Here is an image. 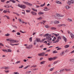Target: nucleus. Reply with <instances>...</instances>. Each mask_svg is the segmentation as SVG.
Wrapping results in <instances>:
<instances>
[{"label": "nucleus", "mask_w": 74, "mask_h": 74, "mask_svg": "<svg viewBox=\"0 0 74 74\" xmlns=\"http://www.w3.org/2000/svg\"><path fill=\"white\" fill-rule=\"evenodd\" d=\"M67 4L69 5H70V4H71V1H69L67 2Z\"/></svg>", "instance_id": "nucleus-22"}, {"label": "nucleus", "mask_w": 74, "mask_h": 74, "mask_svg": "<svg viewBox=\"0 0 74 74\" xmlns=\"http://www.w3.org/2000/svg\"><path fill=\"white\" fill-rule=\"evenodd\" d=\"M58 61H55L53 62V64H56V63H58Z\"/></svg>", "instance_id": "nucleus-51"}, {"label": "nucleus", "mask_w": 74, "mask_h": 74, "mask_svg": "<svg viewBox=\"0 0 74 74\" xmlns=\"http://www.w3.org/2000/svg\"><path fill=\"white\" fill-rule=\"evenodd\" d=\"M58 58V57H53V60H55V59H56Z\"/></svg>", "instance_id": "nucleus-43"}, {"label": "nucleus", "mask_w": 74, "mask_h": 74, "mask_svg": "<svg viewBox=\"0 0 74 74\" xmlns=\"http://www.w3.org/2000/svg\"><path fill=\"white\" fill-rule=\"evenodd\" d=\"M60 22L59 21H55L54 22V24H58Z\"/></svg>", "instance_id": "nucleus-10"}, {"label": "nucleus", "mask_w": 74, "mask_h": 74, "mask_svg": "<svg viewBox=\"0 0 74 74\" xmlns=\"http://www.w3.org/2000/svg\"><path fill=\"white\" fill-rule=\"evenodd\" d=\"M48 36H49V34H46L44 35V37H48Z\"/></svg>", "instance_id": "nucleus-34"}, {"label": "nucleus", "mask_w": 74, "mask_h": 74, "mask_svg": "<svg viewBox=\"0 0 74 74\" xmlns=\"http://www.w3.org/2000/svg\"><path fill=\"white\" fill-rule=\"evenodd\" d=\"M32 10L34 11H35L36 12H37V10L36 9H34V8H32Z\"/></svg>", "instance_id": "nucleus-35"}, {"label": "nucleus", "mask_w": 74, "mask_h": 74, "mask_svg": "<svg viewBox=\"0 0 74 74\" xmlns=\"http://www.w3.org/2000/svg\"><path fill=\"white\" fill-rule=\"evenodd\" d=\"M49 10V9L47 8V7H45V8L43 9V11H48Z\"/></svg>", "instance_id": "nucleus-11"}, {"label": "nucleus", "mask_w": 74, "mask_h": 74, "mask_svg": "<svg viewBox=\"0 0 74 74\" xmlns=\"http://www.w3.org/2000/svg\"><path fill=\"white\" fill-rule=\"evenodd\" d=\"M64 69H61V70L60 71V73H62V72H63V71H64Z\"/></svg>", "instance_id": "nucleus-32"}, {"label": "nucleus", "mask_w": 74, "mask_h": 74, "mask_svg": "<svg viewBox=\"0 0 74 74\" xmlns=\"http://www.w3.org/2000/svg\"><path fill=\"white\" fill-rule=\"evenodd\" d=\"M26 12L27 13L30 12V10H26Z\"/></svg>", "instance_id": "nucleus-57"}, {"label": "nucleus", "mask_w": 74, "mask_h": 74, "mask_svg": "<svg viewBox=\"0 0 74 74\" xmlns=\"http://www.w3.org/2000/svg\"><path fill=\"white\" fill-rule=\"evenodd\" d=\"M36 43H37V42H36V41L35 40L34 41V45H36Z\"/></svg>", "instance_id": "nucleus-58"}, {"label": "nucleus", "mask_w": 74, "mask_h": 74, "mask_svg": "<svg viewBox=\"0 0 74 74\" xmlns=\"http://www.w3.org/2000/svg\"><path fill=\"white\" fill-rule=\"evenodd\" d=\"M16 34L18 36H20V35H21V33L19 32H18L16 33Z\"/></svg>", "instance_id": "nucleus-55"}, {"label": "nucleus", "mask_w": 74, "mask_h": 74, "mask_svg": "<svg viewBox=\"0 0 74 74\" xmlns=\"http://www.w3.org/2000/svg\"><path fill=\"white\" fill-rule=\"evenodd\" d=\"M64 24H62L60 25H58V27H61V26H63V25Z\"/></svg>", "instance_id": "nucleus-48"}, {"label": "nucleus", "mask_w": 74, "mask_h": 74, "mask_svg": "<svg viewBox=\"0 0 74 74\" xmlns=\"http://www.w3.org/2000/svg\"><path fill=\"white\" fill-rule=\"evenodd\" d=\"M54 69L55 68L54 67L50 69L49 71H53V70H54Z\"/></svg>", "instance_id": "nucleus-26"}, {"label": "nucleus", "mask_w": 74, "mask_h": 74, "mask_svg": "<svg viewBox=\"0 0 74 74\" xmlns=\"http://www.w3.org/2000/svg\"><path fill=\"white\" fill-rule=\"evenodd\" d=\"M21 63V61H18L16 62L15 63L16 64H18L19 63Z\"/></svg>", "instance_id": "nucleus-52"}, {"label": "nucleus", "mask_w": 74, "mask_h": 74, "mask_svg": "<svg viewBox=\"0 0 74 74\" xmlns=\"http://www.w3.org/2000/svg\"><path fill=\"white\" fill-rule=\"evenodd\" d=\"M51 30H56V28L55 27H51Z\"/></svg>", "instance_id": "nucleus-20"}, {"label": "nucleus", "mask_w": 74, "mask_h": 74, "mask_svg": "<svg viewBox=\"0 0 74 74\" xmlns=\"http://www.w3.org/2000/svg\"><path fill=\"white\" fill-rule=\"evenodd\" d=\"M6 0H1V2H2L3 3H4V1H5Z\"/></svg>", "instance_id": "nucleus-64"}, {"label": "nucleus", "mask_w": 74, "mask_h": 74, "mask_svg": "<svg viewBox=\"0 0 74 74\" xmlns=\"http://www.w3.org/2000/svg\"><path fill=\"white\" fill-rule=\"evenodd\" d=\"M15 40L14 39H10V43H12L14 44V43H15Z\"/></svg>", "instance_id": "nucleus-6"}, {"label": "nucleus", "mask_w": 74, "mask_h": 74, "mask_svg": "<svg viewBox=\"0 0 74 74\" xmlns=\"http://www.w3.org/2000/svg\"><path fill=\"white\" fill-rule=\"evenodd\" d=\"M30 66V65H28L27 66H26L24 68V69H27V68H28V67H29Z\"/></svg>", "instance_id": "nucleus-30"}, {"label": "nucleus", "mask_w": 74, "mask_h": 74, "mask_svg": "<svg viewBox=\"0 0 74 74\" xmlns=\"http://www.w3.org/2000/svg\"><path fill=\"white\" fill-rule=\"evenodd\" d=\"M8 52H11V51H12V50L10 49H8Z\"/></svg>", "instance_id": "nucleus-49"}, {"label": "nucleus", "mask_w": 74, "mask_h": 74, "mask_svg": "<svg viewBox=\"0 0 74 74\" xmlns=\"http://www.w3.org/2000/svg\"><path fill=\"white\" fill-rule=\"evenodd\" d=\"M45 40H46V38H44L43 39H42V41L41 42H43V41H44Z\"/></svg>", "instance_id": "nucleus-61"}, {"label": "nucleus", "mask_w": 74, "mask_h": 74, "mask_svg": "<svg viewBox=\"0 0 74 74\" xmlns=\"http://www.w3.org/2000/svg\"><path fill=\"white\" fill-rule=\"evenodd\" d=\"M31 14H32V15H37V13L34 12H31Z\"/></svg>", "instance_id": "nucleus-8"}, {"label": "nucleus", "mask_w": 74, "mask_h": 74, "mask_svg": "<svg viewBox=\"0 0 74 74\" xmlns=\"http://www.w3.org/2000/svg\"><path fill=\"white\" fill-rule=\"evenodd\" d=\"M11 1H10V0L9 1H6V3L7 4H8V3H10V2Z\"/></svg>", "instance_id": "nucleus-62"}, {"label": "nucleus", "mask_w": 74, "mask_h": 74, "mask_svg": "<svg viewBox=\"0 0 74 74\" xmlns=\"http://www.w3.org/2000/svg\"><path fill=\"white\" fill-rule=\"evenodd\" d=\"M13 74H19V73H18V72H14L13 73Z\"/></svg>", "instance_id": "nucleus-53"}, {"label": "nucleus", "mask_w": 74, "mask_h": 74, "mask_svg": "<svg viewBox=\"0 0 74 74\" xmlns=\"http://www.w3.org/2000/svg\"><path fill=\"white\" fill-rule=\"evenodd\" d=\"M56 39V37H54L53 38V39L52 40V41H54Z\"/></svg>", "instance_id": "nucleus-42"}, {"label": "nucleus", "mask_w": 74, "mask_h": 74, "mask_svg": "<svg viewBox=\"0 0 74 74\" xmlns=\"http://www.w3.org/2000/svg\"><path fill=\"white\" fill-rule=\"evenodd\" d=\"M18 6L19 7H20V8H21L23 9H25V8H26V5H22V4L21 5L20 4H18Z\"/></svg>", "instance_id": "nucleus-2"}, {"label": "nucleus", "mask_w": 74, "mask_h": 74, "mask_svg": "<svg viewBox=\"0 0 74 74\" xmlns=\"http://www.w3.org/2000/svg\"><path fill=\"white\" fill-rule=\"evenodd\" d=\"M11 40V39H6V41H9L10 42V40Z\"/></svg>", "instance_id": "nucleus-63"}, {"label": "nucleus", "mask_w": 74, "mask_h": 74, "mask_svg": "<svg viewBox=\"0 0 74 74\" xmlns=\"http://www.w3.org/2000/svg\"><path fill=\"white\" fill-rule=\"evenodd\" d=\"M59 40H62V36H59L57 37L56 42H59Z\"/></svg>", "instance_id": "nucleus-5"}, {"label": "nucleus", "mask_w": 74, "mask_h": 74, "mask_svg": "<svg viewBox=\"0 0 74 74\" xmlns=\"http://www.w3.org/2000/svg\"><path fill=\"white\" fill-rule=\"evenodd\" d=\"M65 8L66 10H68V9H69V8H70V7L68 5L65 6Z\"/></svg>", "instance_id": "nucleus-17"}, {"label": "nucleus", "mask_w": 74, "mask_h": 74, "mask_svg": "<svg viewBox=\"0 0 74 74\" xmlns=\"http://www.w3.org/2000/svg\"><path fill=\"white\" fill-rule=\"evenodd\" d=\"M42 19V17L40 16L38 18H37L36 19L37 20H39V21H40V20H41V19Z\"/></svg>", "instance_id": "nucleus-18"}, {"label": "nucleus", "mask_w": 74, "mask_h": 74, "mask_svg": "<svg viewBox=\"0 0 74 74\" xmlns=\"http://www.w3.org/2000/svg\"><path fill=\"white\" fill-rule=\"evenodd\" d=\"M56 3L58 4H62V2L59 1H55Z\"/></svg>", "instance_id": "nucleus-7"}, {"label": "nucleus", "mask_w": 74, "mask_h": 74, "mask_svg": "<svg viewBox=\"0 0 74 74\" xmlns=\"http://www.w3.org/2000/svg\"><path fill=\"white\" fill-rule=\"evenodd\" d=\"M64 55V51H62V52L60 53V56H63Z\"/></svg>", "instance_id": "nucleus-12"}, {"label": "nucleus", "mask_w": 74, "mask_h": 74, "mask_svg": "<svg viewBox=\"0 0 74 74\" xmlns=\"http://www.w3.org/2000/svg\"><path fill=\"white\" fill-rule=\"evenodd\" d=\"M46 62V61H42L40 63V64H43L45 63Z\"/></svg>", "instance_id": "nucleus-16"}, {"label": "nucleus", "mask_w": 74, "mask_h": 74, "mask_svg": "<svg viewBox=\"0 0 74 74\" xmlns=\"http://www.w3.org/2000/svg\"><path fill=\"white\" fill-rule=\"evenodd\" d=\"M4 69L5 70H8L10 69V67L9 66L5 67Z\"/></svg>", "instance_id": "nucleus-28"}, {"label": "nucleus", "mask_w": 74, "mask_h": 74, "mask_svg": "<svg viewBox=\"0 0 74 74\" xmlns=\"http://www.w3.org/2000/svg\"><path fill=\"white\" fill-rule=\"evenodd\" d=\"M62 38L63 39L65 42H66V41H67V39L64 36H62Z\"/></svg>", "instance_id": "nucleus-13"}, {"label": "nucleus", "mask_w": 74, "mask_h": 74, "mask_svg": "<svg viewBox=\"0 0 74 74\" xmlns=\"http://www.w3.org/2000/svg\"><path fill=\"white\" fill-rule=\"evenodd\" d=\"M23 3L24 4H25L26 5H29V6H32V4L29 3L28 2H26L25 1L23 2Z\"/></svg>", "instance_id": "nucleus-3"}, {"label": "nucleus", "mask_w": 74, "mask_h": 74, "mask_svg": "<svg viewBox=\"0 0 74 74\" xmlns=\"http://www.w3.org/2000/svg\"><path fill=\"white\" fill-rule=\"evenodd\" d=\"M51 37V35H49L48 37H47L46 38L47 40H48H48H47V42H49V43H50L51 44V43H52V42L50 41L52 40V38H50Z\"/></svg>", "instance_id": "nucleus-1"}, {"label": "nucleus", "mask_w": 74, "mask_h": 74, "mask_svg": "<svg viewBox=\"0 0 74 74\" xmlns=\"http://www.w3.org/2000/svg\"><path fill=\"white\" fill-rule=\"evenodd\" d=\"M36 40L38 42H41V40H40V39L39 38H36Z\"/></svg>", "instance_id": "nucleus-14"}, {"label": "nucleus", "mask_w": 74, "mask_h": 74, "mask_svg": "<svg viewBox=\"0 0 74 74\" xmlns=\"http://www.w3.org/2000/svg\"><path fill=\"white\" fill-rule=\"evenodd\" d=\"M29 40L30 41V42H32V37H31L29 38Z\"/></svg>", "instance_id": "nucleus-54"}, {"label": "nucleus", "mask_w": 74, "mask_h": 74, "mask_svg": "<svg viewBox=\"0 0 74 74\" xmlns=\"http://www.w3.org/2000/svg\"><path fill=\"white\" fill-rule=\"evenodd\" d=\"M39 15H42V14H44V13L42 12H40L38 13Z\"/></svg>", "instance_id": "nucleus-36"}, {"label": "nucleus", "mask_w": 74, "mask_h": 74, "mask_svg": "<svg viewBox=\"0 0 74 74\" xmlns=\"http://www.w3.org/2000/svg\"><path fill=\"white\" fill-rule=\"evenodd\" d=\"M4 13H7V10H4L3 11Z\"/></svg>", "instance_id": "nucleus-56"}, {"label": "nucleus", "mask_w": 74, "mask_h": 74, "mask_svg": "<svg viewBox=\"0 0 74 74\" xmlns=\"http://www.w3.org/2000/svg\"><path fill=\"white\" fill-rule=\"evenodd\" d=\"M52 34L53 35H54V36H56V37H58V36H59V35H60L59 34H56L53 33V34Z\"/></svg>", "instance_id": "nucleus-15"}, {"label": "nucleus", "mask_w": 74, "mask_h": 74, "mask_svg": "<svg viewBox=\"0 0 74 74\" xmlns=\"http://www.w3.org/2000/svg\"><path fill=\"white\" fill-rule=\"evenodd\" d=\"M5 36L6 37H8V36H10V34L7 33V34H5Z\"/></svg>", "instance_id": "nucleus-24"}, {"label": "nucleus", "mask_w": 74, "mask_h": 74, "mask_svg": "<svg viewBox=\"0 0 74 74\" xmlns=\"http://www.w3.org/2000/svg\"><path fill=\"white\" fill-rule=\"evenodd\" d=\"M3 17H6L8 19H10V17L7 15H5Z\"/></svg>", "instance_id": "nucleus-23"}, {"label": "nucleus", "mask_w": 74, "mask_h": 74, "mask_svg": "<svg viewBox=\"0 0 74 74\" xmlns=\"http://www.w3.org/2000/svg\"><path fill=\"white\" fill-rule=\"evenodd\" d=\"M67 32H68V34H72L71 32H70V31L69 30L67 31Z\"/></svg>", "instance_id": "nucleus-50"}, {"label": "nucleus", "mask_w": 74, "mask_h": 74, "mask_svg": "<svg viewBox=\"0 0 74 74\" xmlns=\"http://www.w3.org/2000/svg\"><path fill=\"white\" fill-rule=\"evenodd\" d=\"M18 20L19 21V22H20V23H21V22H22V20L21 19L19 18L18 19Z\"/></svg>", "instance_id": "nucleus-46"}, {"label": "nucleus", "mask_w": 74, "mask_h": 74, "mask_svg": "<svg viewBox=\"0 0 74 74\" xmlns=\"http://www.w3.org/2000/svg\"><path fill=\"white\" fill-rule=\"evenodd\" d=\"M31 71H27L26 72L27 73H28V74H29L30 73H31Z\"/></svg>", "instance_id": "nucleus-60"}, {"label": "nucleus", "mask_w": 74, "mask_h": 74, "mask_svg": "<svg viewBox=\"0 0 74 74\" xmlns=\"http://www.w3.org/2000/svg\"><path fill=\"white\" fill-rule=\"evenodd\" d=\"M45 3H44V4L40 5V7H42L45 6Z\"/></svg>", "instance_id": "nucleus-41"}, {"label": "nucleus", "mask_w": 74, "mask_h": 74, "mask_svg": "<svg viewBox=\"0 0 74 74\" xmlns=\"http://www.w3.org/2000/svg\"><path fill=\"white\" fill-rule=\"evenodd\" d=\"M32 47H33V45H30L28 46V47H26V48H27V49L32 48Z\"/></svg>", "instance_id": "nucleus-9"}, {"label": "nucleus", "mask_w": 74, "mask_h": 74, "mask_svg": "<svg viewBox=\"0 0 74 74\" xmlns=\"http://www.w3.org/2000/svg\"><path fill=\"white\" fill-rule=\"evenodd\" d=\"M58 51H56V50L53 51V53H58Z\"/></svg>", "instance_id": "nucleus-39"}, {"label": "nucleus", "mask_w": 74, "mask_h": 74, "mask_svg": "<svg viewBox=\"0 0 74 74\" xmlns=\"http://www.w3.org/2000/svg\"><path fill=\"white\" fill-rule=\"evenodd\" d=\"M41 53V56H43L44 55V54H45V53L42 52V53Z\"/></svg>", "instance_id": "nucleus-29"}, {"label": "nucleus", "mask_w": 74, "mask_h": 74, "mask_svg": "<svg viewBox=\"0 0 74 74\" xmlns=\"http://www.w3.org/2000/svg\"><path fill=\"white\" fill-rule=\"evenodd\" d=\"M71 38L72 39H73V38H74V34H73L72 33L71 34Z\"/></svg>", "instance_id": "nucleus-19"}, {"label": "nucleus", "mask_w": 74, "mask_h": 74, "mask_svg": "<svg viewBox=\"0 0 74 74\" xmlns=\"http://www.w3.org/2000/svg\"><path fill=\"white\" fill-rule=\"evenodd\" d=\"M65 71H71V69H65Z\"/></svg>", "instance_id": "nucleus-25"}, {"label": "nucleus", "mask_w": 74, "mask_h": 74, "mask_svg": "<svg viewBox=\"0 0 74 74\" xmlns=\"http://www.w3.org/2000/svg\"><path fill=\"white\" fill-rule=\"evenodd\" d=\"M4 7H5V8H9L10 6H9L8 5H6L4 6Z\"/></svg>", "instance_id": "nucleus-27"}, {"label": "nucleus", "mask_w": 74, "mask_h": 74, "mask_svg": "<svg viewBox=\"0 0 74 74\" xmlns=\"http://www.w3.org/2000/svg\"><path fill=\"white\" fill-rule=\"evenodd\" d=\"M23 67V65H22L21 66H19V69H22Z\"/></svg>", "instance_id": "nucleus-47"}, {"label": "nucleus", "mask_w": 74, "mask_h": 74, "mask_svg": "<svg viewBox=\"0 0 74 74\" xmlns=\"http://www.w3.org/2000/svg\"><path fill=\"white\" fill-rule=\"evenodd\" d=\"M60 49H62V48L58 47V48L57 49V51H59V50H60Z\"/></svg>", "instance_id": "nucleus-59"}, {"label": "nucleus", "mask_w": 74, "mask_h": 74, "mask_svg": "<svg viewBox=\"0 0 74 74\" xmlns=\"http://www.w3.org/2000/svg\"><path fill=\"white\" fill-rule=\"evenodd\" d=\"M69 45H66L64 46V48H69Z\"/></svg>", "instance_id": "nucleus-37"}, {"label": "nucleus", "mask_w": 74, "mask_h": 74, "mask_svg": "<svg viewBox=\"0 0 74 74\" xmlns=\"http://www.w3.org/2000/svg\"><path fill=\"white\" fill-rule=\"evenodd\" d=\"M10 1L12 2V3H15L16 2L14 0H10Z\"/></svg>", "instance_id": "nucleus-33"}, {"label": "nucleus", "mask_w": 74, "mask_h": 74, "mask_svg": "<svg viewBox=\"0 0 74 74\" xmlns=\"http://www.w3.org/2000/svg\"><path fill=\"white\" fill-rule=\"evenodd\" d=\"M48 60L49 61H51V60H53V58H49Z\"/></svg>", "instance_id": "nucleus-40"}, {"label": "nucleus", "mask_w": 74, "mask_h": 74, "mask_svg": "<svg viewBox=\"0 0 74 74\" xmlns=\"http://www.w3.org/2000/svg\"><path fill=\"white\" fill-rule=\"evenodd\" d=\"M68 21L69 22H73V21L72 20V19L71 18H68L67 19Z\"/></svg>", "instance_id": "nucleus-21"}, {"label": "nucleus", "mask_w": 74, "mask_h": 74, "mask_svg": "<svg viewBox=\"0 0 74 74\" xmlns=\"http://www.w3.org/2000/svg\"><path fill=\"white\" fill-rule=\"evenodd\" d=\"M71 4H74V0H71Z\"/></svg>", "instance_id": "nucleus-44"}, {"label": "nucleus", "mask_w": 74, "mask_h": 74, "mask_svg": "<svg viewBox=\"0 0 74 74\" xmlns=\"http://www.w3.org/2000/svg\"><path fill=\"white\" fill-rule=\"evenodd\" d=\"M4 71L5 72V73H9V71L8 70H5Z\"/></svg>", "instance_id": "nucleus-45"}, {"label": "nucleus", "mask_w": 74, "mask_h": 74, "mask_svg": "<svg viewBox=\"0 0 74 74\" xmlns=\"http://www.w3.org/2000/svg\"><path fill=\"white\" fill-rule=\"evenodd\" d=\"M45 27L46 28H48L50 27V26H49V25H46L45 26Z\"/></svg>", "instance_id": "nucleus-31"}, {"label": "nucleus", "mask_w": 74, "mask_h": 74, "mask_svg": "<svg viewBox=\"0 0 74 74\" xmlns=\"http://www.w3.org/2000/svg\"><path fill=\"white\" fill-rule=\"evenodd\" d=\"M56 15L57 16H58V17H63V16H64V15H63L58 13H56Z\"/></svg>", "instance_id": "nucleus-4"}, {"label": "nucleus", "mask_w": 74, "mask_h": 74, "mask_svg": "<svg viewBox=\"0 0 74 74\" xmlns=\"http://www.w3.org/2000/svg\"><path fill=\"white\" fill-rule=\"evenodd\" d=\"M2 50L3 51V52H8V51H7V49H2Z\"/></svg>", "instance_id": "nucleus-38"}]
</instances>
